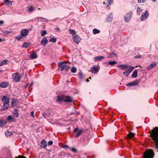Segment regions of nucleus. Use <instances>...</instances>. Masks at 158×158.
Wrapping results in <instances>:
<instances>
[{
	"instance_id": "nucleus-61",
	"label": "nucleus",
	"mask_w": 158,
	"mask_h": 158,
	"mask_svg": "<svg viewBox=\"0 0 158 158\" xmlns=\"http://www.w3.org/2000/svg\"><path fill=\"white\" fill-rule=\"evenodd\" d=\"M86 81H87V82H88V81H89V80H88V79H86Z\"/></svg>"
},
{
	"instance_id": "nucleus-2",
	"label": "nucleus",
	"mask_w": 158,
	"mask_h": 158,
	"mask_svg": "<svg viewBox=\"0 0 158 158\" xmlns=\"http://www.w3.org/2000/svg\"><path fill=\"white\" fill-rule=\"evenodd\" d=\"M154 155L153 151L152 149H149L146 150L143 157L144 158H153Z\"/></svg>"
},
{
	"instance_id": "nucleus-49",
	"label": "nucleus",
	"mask_w": 158,
	"mask_h": 158,
	"mask_svg": "<svg viewBox=\"0 0 158 158\" xmlns=\"http://www.w3.org/2000/svg\"><path fill=\"white\" fill-rule=\"evenodd\" d=\"M52 144H53V142L52 141H50L48 142V145H52Z\"/></svg>"
},
{
	"instance_id": "nucleus-52",
	"label": "nucleus",
	"mask_w": 158,
	"mask_h": 158,
	"mask_svg": "<svg viewBox=\"0 0 158 158\" xmlns=\"http://www.w3.org/2000/svg\"><path fill=\"white\" fill-rule=\"evenodd\" d=\"M146 0H138V1L139 3H142L145 2Z\"/></svg>"
},
{
	"instance_id": "nucleus-32",
	"label": "nucleus",
	"mask_w": 158,
	"mask_h": 158,
	"mask_svg": "<svg viewBox=\"0 0 158 158\" xmlns=\"http://www.w3.org/2000/svg\"><path fill=\"white\" fill-rule=\"evenodd\" d=\"M115 56H116V54L114 52H113L110 54L108 56V57L109 58H113Z\"/></svg>"
},
{
	"instance_id": "nucleus-41",
	"label": "nucleus",
	"mask_w": 158,
	"mask_h": 158,
	"mask_svg": "<svg viewBox=\"0 0 158 158\" xmlns=\"http://www.w3.org/2000/svg\"><path fill=\"white\" fill-rule=\"evenodd\" d=\"M117 63V62L116 61H109L108 63V64L109 65H113L114 64H115Z\"/></svg>"
},
{
	"instance_id": "nucleus-19",
	"label": "nucleus",
	"mask_w": 158,
	"mask_h": 158,
	"mask_svg": "<svg viewBox=\"0 0 158 158\" xmlns=\"http://www.w3.org/2000/svg\"><path fill=\"white\" fill-rule=\"evenodd\" d=\"M134 135V134L131 132H129L127 135V139H131L133 138Z\"/></svg>"
},
{
	"instance_id": "nucleus-57",
	"label": "nucleus",
	"mask_w": 158,
	"mask_h": 158,
	"mask_svg": "<svg viewBox=\"0 0 158 158\" xmlns=\"http://www.w3.org/2000/svg\"><path fill=\"white\" fill-rule=\"evenodd\" d=\"M68 62L67 61H64L62 63H67Z\"/></svg>"
},
{
	"instance_id": "nucleus-36",
	"label": "nucleus",
	"mask_w": 158,
	"mask_h": 158,
	"mask_svg": "<svg viewBox=\"0 0 158 158\" xmlns=\"http://www.w3.org/2000/svg\"><path fill=\"white\" fill-rule=\"evenodd\" d=\"M49 41L51 42H53V43H55V42H56V39L55 38L52 37V38H50Z\"/></svg>"
},
{
	"instance_id": "nucleus-14",
	"label": "nucleus",
	"mask_w": 158,
	"mask_h": 158,
	"mask_svg": "<svg viewBox=\"0 0 158 158\" xmlns=\"http://www.w3.org/2000/svg\"><path fill=\"white\" fill-rule=\"evenodd\" d=\"M73 101V99L72 98L69 96H66L65 97V99H64V101L65 102H72Z\"/></svg>"
},
{
	"instance_id": "nucleus-39",
	"label": "nucleus",
	"mask_w": 158,
	"mask_h": 158,
	"mask_svg": "<svg viewBox=\"0 0 158 158\" xmlns=\"http://www.w3.org/2000/svg\"><path fill=\"white\" fill-rule=\"evenodd\" d=\"M14 114L15 115L16 117H18L19 116V114L18 113V110L16 109H15L14 110Z\"/></svg>"
},
{
	"instance_id": "nucleus-3",
	"label": "nucleus",
	"mask_w": 158,
	"mask_h": 158,
	"mask_svg": "<svg viewBox=\"0 0 158 158\" xmlns=\"http://www.w3.org/2000/svg\"><path fill=\"white\" fill-rule=\"evenodd\" d=\"M58 65L60 67V70L61 71H63L64 70L68 71L70 68V66L67 64L63 65L62 62H59Z\"/></svg>"
},
{
	"instance_id": "nucleus-18",
	"label": "nucleus",
	"mask_w": 158,
	"mask_h": 158,
	"mask_svg": "<svg viewBox=\"0 0 158 158\" xmlns=\"http://www.w3.org/2000/svg\"><path fill=\"white\" fill-rule=\"evenodd\" d=\"M9 106V103H4L3 106V109L4 110H7Z\"/></svg>"
},
{
	"instance_id": "nucleus-25",
	"label": "nucleus",
	"mask_w": 158,
	"mask_h": 158,
	"mask_svg": "<svg viewBox=\"0 0 158 158\" xmlns=\"http://www.w3.org/2000/svg\"><path fill=\"white\" fill-rule=\"evenodd\" d=\"M137 70H134L132 74V77H133L135 78L137 76Z\"/></svg>"
},
{
	"instance_id": "nucleus-37",
	"label": "nucleus",
	"mask_w": 158,
	"mask_h": 158,
	"mask_svg": "<svg viewBox=\"0 0 158 158\" xmlns=\"http://www.w3.org/2000/svg\"><path fill=\"white\" fill-rule=\"evenodd\" d=\"M77 69L76 67H73L71 69V71L73 73H75L76 72Z\"/></svg>"
},
{
	"instance_id": "nucleus-23",
	"label": "nucleus",
	"mask_w": 158,
	"mask_h": 158,
	"mask_svg": "<svg viewBox=\"0 0 158 158\" xmlns=\"http://www.w3.org/2000/svg\"><path fill=\"white\" fill-rule=\"evenodd\" d=\"M41 146L43 148H45L47 146V143L44 140H42L41 142Z\"/></svg>"
},
{
	"instance_id": "nucleus-46",
	"label": "nucleus",
	"mask_w": 158,
	"mask_h": 158,
	"mask_svg": "<svg viewBox=\"0 0 158 158\" xmlns=\"http://www.w3.org/2000/svg\"><path fill=\"white\" fill-rule=\"evenodd\" d=\"M141 57V55H136L135 56V58H140Z\"/></svg>"
},
{
	"instance_id": "nucleus-35",
	"label": "nucleus",
	"mask_w": 158,
	"mask_h": 158,
	"mask_svg": "<svg viewBox=\"0 0 158 158\" xmlns=\"http://www.w3.org/2000/svg\"><path fill=\"white\" fill-rule=\"evenodd\" d=\"M69 32L73 35V36L76 35V31L73 30H69Z\"/></svg>"
},
{
	"instance_id": "nucleus-58",
	"label": "nucleus",
	"mask_w": 158,
	"mask_h": 158,
	"mask_svg": "<svg viewBox=\"0 0 158 158\" xmlns=\"http://www.w3.org/2000/svg\"><path fill=\"white\" fill-rule=\"evenodd\" d=\"M64 148H68V146L67 145H65L64 146Z\"/></svg>"
},
{
	"instance_id": "nucleus-47",
	"label": "nucleus",
	"mask_w": 158,
	"mask_h": 158,
	"mask_svg": "<svg viewBox=\"0 0 158 158\" xmlns=\"http://www.w3.org/2000/svg\"><path fill=\"white\" fill-rule=\"evenodd\" d=\"M7 4H9V5H11L12 4V2L11 1L8 0L7 2L6 3Z\"/></svg>"
},
{
	"instance_id": "nucleus-8",
	"label": "nucleus",
	"mask_w": 158,
	"mask_h": 158,
	"mask_svg": "<svg viewBox=\"0 0 158 158\" xmlns=\"http://www.w3.org/2000/svg\"><path fill=\"white\" fill-rule=\"evenodd\" d=\"M98 70L99 69L98 67L95 65L92 67L90 69L91 72L93 73H98Z\"/></svg>"
},
{
	"instance_id": "nucleus-53",
	"label": "nucleus",
	"mask_w": 158,
	"mask_h": 158,
	"mask_svg": "<svg viewBox=\"0 0 158 158\" xmlns=\"http://www.w3.org/2000/svg\"><path fill=\"white\" fill-rule=\"evenodd\" d=\"M137 11H138L139 12H140L142 11V10L139 7L137 8Z\"/></svg>"
},
{
	"instance_id": "nucleus-40",
	"label": "nucleus",
	"mask_w": 158,
	"mask_h": 158,
	"mask_svg": "<svg viewBox=\"0 0 158 158\" xmlns=\"http://www.w3.org/2000/svg\"><path fill=\"white\" fill-rule=\"evenodd\" d=\"M7 119L8 121H10L11 122L13 121L12 120L14 119V118H12L11 116L9 115L7 118Z\"/></svg>"
},
{
	"instance_id": "nucleus-51",
	"label": "nucleus",
	"mask_w": 158,
	"mask_h": 158,
	"mask_svg": "<svg viewBox=\"0 0 158 158\" xmlns=\"http://www.w3.org/2000/svg\"><path fill=\"white\" fill-rule=\"evenodd\" d=\"M72 150L73 152H77V150L74 148H72Z\"/></svg>"
},
{
	"instance_id": "nucleus-56",
	"label": "nucleus",
	"mask_w": 158,
	"mask_h": 158,
	"mask_svg": "<svg viewBox=\"0 0 158 158\" xmlns=\"http://www.w3.org/2000/svg\"><path fill=\"white\" fill-rule=\"evenodd\" d=\"M8 1V0H4V3L7 2Z\"/></svg>"
},
{
	"instance_id": "nucleus-31",
	"label": "nucleus",
	"mask_w": 158,
	"mask_h": 158,
	"mask_svg": "<svg viewBox=\"0 0 158 158\" xmlns=\"http://www.w3.org/2000/svg\"><path fill=\"white\" fill-rule=\"evenodd\" d=\"M78 77L80 79H83L84 78V76L81 72L79 73L78 74Z\"/></svg>"
},
{
	"instance_id": "nucleus-15",
	"label": "nucleus",
	"mask_w": 158,
	"mask_h": 158,
	"mask_svg": "<svg viewBox=\"0 0 158 158\" xmlns=\"http://www.w3.org/2000/svg\"><path fill=\"white\" fill-rule=\"evenodd\" d=\"M105 57L103 56H96L94 58V60L95 61L99 60L100 61L104 59Z\"/></svg>"
},
{
	"instance_id": "nucleus-24",
	"label": "nucleus",
	"mask_w": 158,
	"mask_h": 158,
	"mask_svg": "<svg viewBox=\"0 0 158 158\" xmlns=\"http://www.w3.org/2000/svg\"><path fill=\"white\" fill-rule=\"evenodd\" d=\"M137 84V83L136 82H132L127 84V86H133L134 85H136Z\"/></svg>"
},
{
	"instance_id": "nucleus-1",
	"label": "nucleus",
	"mask_w": 158,
	"mask_h": 158,
	"mask_svg": "<svg viewBox=\"0 0 158 158\" xmlns=\"http://www.w3.org/2000/svg\"><path fill=\"white\" fill-rule=\"evenodd\" d=\"M149 132V136L153 141L155 148L158 150V127H154Z\"/></svg>"
},
{
	"instance_id": "nucleus-11",
	"label": "nucleus",
	"mask_w": 158,
	"mask_h": 158,
	"mask_svg": "<svg viewBox=\"0 0 158 158\" xmlns=\"http://www.w3.org/2000/svg\"><path fill=\"white\" fill-rule=\"evenodd\" d=\"M9 85V83L7 82H3L0 83V87L2 88H5Z\"/></svg>"
},
{
	"instance_id": "nucleus-54",
	"label": "nucleus",
	"mask_w": 158,
	"mask_h": 158,
	"mask_svg": "<svg viewBox=\"0 0 158 158\" xmlns=\"http://www.w3.org/2000/svg\"><path fill=\"white\" fill-rule=\"evenodd\" d=\"M4 23V22L2 21H0V24H3Z\"/></svg>"
},
{
	"instance_id": "nucleus-43",
	"label": "nucleus",
	"mask_w": 158,
	"mask_h": 158,
	"mask_svg": "<svg viewBox=\"0 0 158 158\" xmlns=\"http://www.w3.org/2000/svg\"><path fill=\"white\" fill-rule=\"evenodd\" d=\"M11 32L10 31H4L3 32V34L5 35H9L10 33Z\"/></svg>"
},
{
	"instance_id": "nucleus-16",
	"label": "nucleus",
	"mask_w": 158,
	"mask_h": 158,
	"mask_svg": "<svg viewBox=\"0 0 158 158\" xmlns=\"http://www.w3.org/2000/svg\"><path fill=\"white\" fill-rule=\"evenodd\" d=\"M30 58L31 59L36 58L37 57V55L35 52L32 53L30 55Z\"/></svg>"
},
{
	"instance_id": "nucleus-28",
	"label": "nucleus",
	"mask_w": 158,
	"mask_h": 158,
	"mask_svg": "<svg viewBox=\"0 0 158 158\" xmlns=\"http://www.w3.org/2000/svg\"><path fill=\"white\" fill-rule=\"evenodd\" d=\"M64 99L61 96H58L57 97V101L60 102L62 101H64Z\"/></svg>"
},
{
	"instance_id": "nucleus-63",
	"label": "nucleus",
	"mask_w": 158,
	"mask_h": 158,
	"mask_svg": "<svg viewBox=\"0 0 158 158\" xmlns=\"http://www.w3.org/2000/svg\"><path fill=\"white\" fill-rule=\"evenodd\" d=\"M110 18V19H111V20H112V19H111V18Z\"/></svg>"
},
{
	"instance_id": "nucleus-30",
	"label": "nucleus",
	"mask_w": 158,
	"mask_h": 158,
	"mask_svg": "<svg viewBox=\"0 0 158 158\" xmlns=\"http://www.w3.org/2000/svg\"><path fill=\"white\" fill-rule=\"evenodd\" d=\"M15 39L17 40L18 41H19L21 39L23 38V36L22 35H17L16 37H15Z\"/></svg>"
},
{
	"instance_id": "nucleus-50",
	"label": "nucleus",
	"mask_w": 158,
	"mask_h": 158,
	"mask_svg": "<svg viewBox=\"0 0 158 158\" xmlns=\"http://www.w3.org/2000/svg\"><path fill=\"white\" fill-rule=\"evenodd\" d=\"M78 131V129L77 128H75L73 130V132L74 133L77 132Z\"/></svg>"
},
{
	"instance_id": "nucleus-6",
	"label": "nucleus",
	"mask_w": 158,
	"mask_h": 158,
	"mask_svg": "<svg viewBox=\"0 0 158 158\" xmlns=\"http://www.w3.org/2000/svg\"><path fill=\"white\" fill-rule=\"evenodd\" d=\"M73 38L74 41L77 44H78L81 40V38L77 35L73 36Z\"/></svg>"
},
{
	"instance_id": "nucleus-22",
	"label": "nucleus",
	"mask_w": 158,
	"mask_h": 158,
	"mask_svg": "<svg viewBox=\"0 0 158 158\" xmlns=\"http://www.w3.org/2000/svg\"><path fill=\"white\" fill-rule=\"evenodd\" d=\"M6 123V121L4 120H0V127H2L4 126Z\"/></svg>"
},
{
	"instance_id": "nucleus-34",
	"label": "nucleus",
	"mask_w": 158,
	"mask_h": 158,
	"mask_svg": "<svg viewBox=\"0 0 158 158\" xmlns=\"http://www.w3.org/2000/svg\"><path fill=\"white\" fill-rule=\"evenodd\" d=\"M34 10V8L32 6L29 7L28 8V11L29 12H31L33 11Z\"/></svg>"
},
{
	"instance_id": "nucleus-10",
	"label": "nucleus",
	"mask_w": 158,
	"mask_h": 158,
	"mask_svg": "<svg viewBox=\"0 0 158 158\" xmlns=\"http://www.w3.org/2000/svg\"><path fill=\"white\" fill-rule=\"evenodd\" d=\"M28 30L27 29H24L21 31V35L22 36H26L27 35Z\"/></svg>"
},
{
	"instance_id": "nucleus-26",
	"label": "nucleus",
	"mask_w": 158,
	"mask_h": 158,
	"mask_svg": "<svg viewBox=\"0 0 158 158\" xmlns=\"http://www.w3.org/2000/svg\"><path fill=\"white\" fill-rule=\"evenodd\" d=\"M82 133V130H80L77 132V133L75 135V137H79Z\"/></svg>"
},
{
	"instance_id": "nucleus-33",
	"label": "nucleus",
	"mask_w": 158,
	"mask_h": 158,
	"mask_svg": "<svg viewBox=\"0 0 158 158\" xmlns=\"http://www.w3.org/2000/svg\"><path fill=\"white\" fill-rule=\"evenodd\" d=\"M100 32V31L97 29H94L93 30V33L94 34L99 33Z\"/></svg>"
},
{
	"instance_id": "nucleus-20",
	"label": "nucleus",
	"mask_w": 158,
	"mask_h": 158,
	"mask_svg": "<svg viewBox=\"0 0 158 158\" xmlns=\"http://www.w3.org/2000/svg\"><path fill=\"white\" fill-rule=\"evenodd\" d=\"M156 64L155 62L152 63L147 68V70H149L150 69H151L152 68L154 67L156 65Z\"/></svg>"
},
{
	"instance_id": "nucleus-42",
	"label": "nucleus",
	"mask_w": 158,
	"mask_h": 158,
	"mask_svg": "<svg viewBox=\"0 0 158 158\" xmlns=\"http://www.w3.org/2000/svg\"><path fill=\"white\" fill-rule=\"evenodd\" d=\"M12 133L9 131H7L6 133V136H9L12 135Z\"/></svg>"
},
{
	"instance_id": "nucleus-27",
	"label": "nucleus",
	"mask_w": 158,
	"mask_h": 158,
	"mask_svg": "<svg viewBox=\"0 0 158 158\" xmlns=\"http://www.w3.org/2000/svg\"><path fill=\"white\" fill-rule=\"evenodd\" d=\"M7 60H3L2 62H0V66H2L4 65H5L7 63Z\"/></svg>"
},
{
	"instance_id": "nucleus-29",
	"label": "nucleus",
	"mask_w": 158,
	"mask_h": 158,
	"mask_svg": "<svg viewBox=\"0 0 158 158\" xmlns=\"http://www.w3.org/2000/svg\"><path fill=\"white\" fill-rule=\"evenodd\" d=\"M17 99H13L12 100L11 102V105L12 106H15V103H17Z\"/></svg>"
},
{
	"instance_id": "nucleus-48",
	"label": "nucleus",
	"mask_w": 158,
	"mask_h": 158,
	"mask_svg": "<svg viewBox=\"0 0 158 158\" xmlns=\"http://www.w3.org/2000/svg\"><path fill=\"white\" fill-rule=\"evenodd\" d=\"M31 116L33 118H35V116L34 115V112L33 111H31Z\"/></svg>"
},
{
	"instance_id": "nucleus-17",
	"label": "nucleus",
	"mask_w": 158,
	"mask_h": 158,
	"mask_svg": "<svg viewBox=\"0 0 158 158\" xmlns=\"http://www.w3.org/2000/svg\"><path fill=\"white\" fill-rule=\"evenodd\" d=\"M118 67H120L121 69L125 70L127 69L129 67V66L127 65H120L118 66Z\"/></svg>"
},
{
	"instance_id": "nucleus-13",
	"label": "nucleus",
	"mask_w": 158,
	"mask_h": 158,
	"mask_svg": "<svg viewBox=\"0 0 158 158\" xmlns=\"http://www.w3.org/2000/svg\"><path fill=\"white\" fill-rule=\"evenodd\" d=\"M48 42V40L46 38L44 37L41 41L40 44L42 46H44Z\"/></svg>"
},
{
	"instance_id": "nucleus-5",
	"label": "nucleus",
	"mask_w": 158,
	"mask_h": 158,
	"mask_svg": "<svg viewBox=\"0 0 158 158\" xmlns=\"http://www.w3.org/2000/svg\"><path fill=\"white\" fill-rule=\"evenodd\" d=\"M132 14V12H130L126 14L124 18V20L126 22H128L129 21L131 18Z\"/></svg>"
},
{
	"instance_id": "nucleus-59",
	"label": "nucleus",
	"mask_w": 158,
	"mask_h": 158,
	"mask_svg": "<svg viewBox=\"0 0 158 158\" xmlns=\"http://www.w3.org/2000/svg\"><path fill=\"white\" fill-rule=\"evenodd\" d=\"M2 41H3V40L1 38H0V42H1Z\"/></svg>"
},
{
	"instance_id": "nucleus-44",
	"label": "nucleus",
	"mask_w": 158,
	"mask_h": 158,
	"mask_svg": "<svg viewBox=\"0 0 158 158\" xmlns=\"http://www.w3.org/2000/svg\"><path fill=\"white\" fill-rule=\"evenodd\" d=\"M113 0H108V5L106 6L107 7H108L112 3Z\"/></svg>"
},
{
	"instance_id": "nucleus-38",
	"label": "nucleus",
	"mask_w": 158,
	"mask_h": 158,
	"mask_svg": "<svg viewBox=\"0 0 158 158\" xmlns=\"http://www.w3.org/2000/svg\"><path fill=\"white\" fill-rule=\"evenodd\" d=\"M47 34V32L45 30H42L41 31V35L42 36H44Z\"/></svg>"
},
{
	"instance_id": "nucleus-60",
	"label": "nucleus",
	"mask_w": 158,
	"mask_h": 158,
	"mask_svg": "<svg viewBox=\"0 0 158 158\" xmlns=\"http://www.w3.org/2000/svg\"><path fill=\"white\" fill-rule=\"evenodd\" d=\"M156 0H152V1L153 2H154Z\"/></svg>"
},
{
	"instance_id": "nucleus-64",
	"label": "nucleus",
	"mask_w": 158,
	"mask_h": 158,
	"mask_svg": "<svg viewBox=\"0 0 158 158\" xmlns=\"http://www.w3.org/2000/svg\"><path fill=\"white\" fill-rule=\"evenodd\" d=\"M105 2H103V4H105Z\"/></svg>"
},
{
	"instance_id": "nucleus-45",
	"label": "nucleus",
	"mask_w": 158,
	"mask_h": 158,
	"mask_svg": "<svg viewBox=\"0 0 158 158\" xmlns=\"http://www.w3.org/2000/svg\"><path fill=\"white\" fill-rule=\"evenodd\" d=\"M15 158H27L24 156L22 155H19L17 157H16Z\"/></svg>"
},
{
	"instance_id": "nucleus-4",
	"label": "nucleus",
	"mask_w": 158,
	"mask_h": 158,
	"mask_svg": "<svg viewBox=\"0 0 158 158\" xmlns=\"http://www.w3.org/2000/svg\"><path fill=\"white\" fill-rule=\"evenodd\" d=\"M12 77L14 81L18 82L20 80V77L19 73H17L12 74Z\"/></svg>"
},
{
	"instance_id": "nucleus-12",
	"label": "nucleus",
	"mask_w": 158,
	"mask_h": 158,
	"mask_svg": "<svg viewBox=\"0 0 158 158\" xmlns=\"http://www.w3.org/2000/svg\"><path fill=\"white\" fill-rule=\"evenodd\" d=\"M2 101L4 102V103H9V98L6 96H3L2 99Z\"/></svg>"
},
{
	"instance_id": "nucleus-9",
	"label": "nucleus",
	"mask_w": 158,
	"mask_h": 158,
	"mask_svg": "<svg viewBox=\"0 0 158 158\" xmlns=\"http://www.w3.org/2000/svg\"><path fill=\"white\" fill-rule=\"evenodd\" d=\"M149 16V14L148 10H146L144 15H141L140 19L142 21L145 20L147 19Z\"/></svg>"
},
{
	"instance_id": "nucleus-55",
	"label": "nucleus",
	"mask_w": 158,
	"mask_h": 158,
	"mask_svg": "<svg viewBox=\"0 0 158 158\" xmlns=\"http://www.w3.org/2000/svg\"><path fill=\"white\" fill-rule=\"evenodd\" d=\"M56 30L57 31H59L60 30V28H56Z\"/></svg>"
},
{
	"instance_id": "nucleus-21",
	"label": "nucleus",
	"mask_w": 158,
	"mask_h": 158,
	"mask_svg": "<svg viewBox=\"0 0 158 158\" xmlns=\"http://www.w3.org/2000/svg\"><path fill=\"white\" fill-rule=\"evenodd\" d=\"M30 44L29 42H24L22 46L23 48H27L30 46Z\"/></svg>"
},
{
	"instance_id": "nucleus-7",
	"label": "nucleus",
	"mask_w": 158,
	"mask_h": 158,
	"mask_svg": "<svg viewBox=\"0 0 158 158\" xmlns=\"http://www.w3.org/2000/svg\"><path fill=\"white\" fill-rule=\"evenodd\" d=\"M134 67L131 66L127 71L123 73V74L125 76L127 77L130 73L134 69Z\"/></svg>"
},
{
	"instance_id": "nucleus-62",
	"label": "nucleus",
	"mask_w": 158,
	"mask_h": 158,
	"mask_svg": "<svg viewBox=\"0 0 158 158\" xmlns=\"http://www.w3.org/2000/svg\"><path fill=\"white\" fill-rule=\"evenodd\" d=\"M38 10H40V8H38Z\"/></svg>"
}]
</instances>
